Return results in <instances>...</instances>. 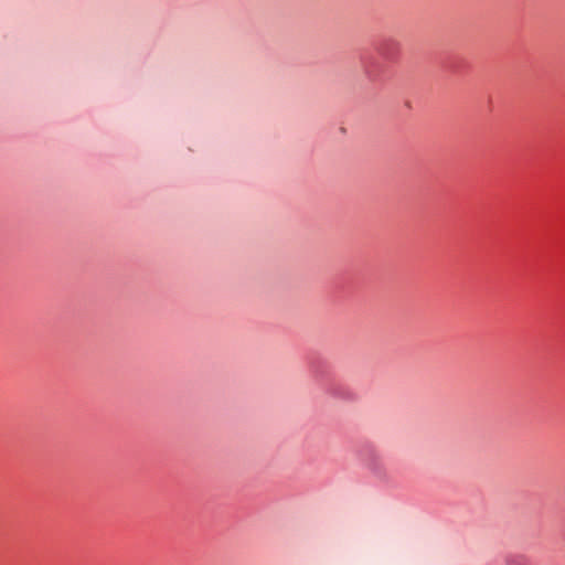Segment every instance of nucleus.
<instances>
[{"label": "nucleus", "mask_w": 565, "mask_h": 565, "mask_svg": "<svg viewBox=\"0 0 565 565\" xmlns=\"http://www.w3.org/2000/svg\"><path fill=\"white\" fill-rule=\"evenodd\" d=\"M508 565H534L530 559L523 556H515L509 559Z\"/></svg>", "instance_id": "1"}]
</instances>
